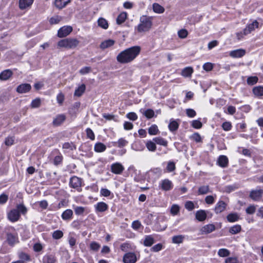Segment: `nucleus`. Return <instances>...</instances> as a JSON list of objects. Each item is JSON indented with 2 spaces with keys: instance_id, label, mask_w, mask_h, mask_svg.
<instances>
[{
  "instance_id": "1",
  "label": "nucleus",
  "mask_w": 263,
  "mask_h": 263,
  "mask_svg": "<svg viewBox=\"0 0 263 263\" xmlns=\"http://www.w3.org/2000/svg\"><path fill=\"white\" fill-rule=\"evenodd\" d=\"M141 48L139 46H135L121 51L117 56V61L121 64H126L134 61L139 54Z\"/></svg>"
},
{
  "instance_id": "2",
  "label": "nucleus",
  "mask_w": 263,
  "mask_h": 263,
  "mask_svg": "<svg viewBox=\"0 0 263 263\" xmlns=\"http://www.w3.org/2000/svg\"><path fill=\"white\" fill-rule=\"evenodd\" d=\"M153 17L142 15L140 18V23L136 27L139 33L148 31L152 26Z\"/></svg>"
},
{
  "instance_id": "3",
  "label": "nucleus",
  "mask_w": 263,
  "mask_h": 263,
  "mask_svg": "<svg viewBox=\"0 0 263 263\" xmlns=\"http://www.w3.org/2000/svg\"><path fill=\"white\" fill-rule=\"evenodd\" d=\"M79 44V41L73 38H67L60 40L58 43L59 47H64L67 49L76 48Z\"/></svg>"
},
{
  "instance_id": "4",
  "label": "nucleus",
  "mask_w": 263,
  "mask_h": 263,
  "mask_svg": "<svg viewBox=\"0 0 263 263\" xmlns=\"http://www.w3.org/2000/svg\"><path fill=\"white\" fill-rule=\"evenodd\" d=\"M69 185L70 187L80 191H81L82 179L77 176H73L70 179Z\"/></svg>"
},
{
  "instance_id": "5",
  "label": "nucleus",
  "mask_w": 263,
  "mask_h": 263,
  "mask_svg": "<svg viewBox=\"0 0 263 263\" xmlns=\"http://www.w3.org/2000/svg\"><path fill=\"white\" fill-rule=\"evenodd\" d=\"M137 261V256L133 252H128L125 254L123 257L124 263H136Z\"/></svg>"
},
{
  "instance_id": "6",
  "label": "nucleus",
  "mask_w": 263,
  "mask_h": 263,
  "mask_svg": "<svg viewBox=\"0 0 263 263\" xmlns=\"http://www.w3.org/2000/svg\"><path fill=\"white\" fill-rule=\"evenodd\" d=\"M21 217V215L17 210L12 209L7 214L8 219L12 222L18 221Z\"/></svg>"
},
{
  "instance_id": "7",
  "label": "nucleus",
  "mask_w": 263,
  "mask_h": 263,
  "mask_svg": "<svg viewBox=\"0 0 263 263\" xmlns=\"http://www.w3.org/2000/svg\"><path fill=\"white\" fill-rule=\"evenodd\" d=\"M72 31V28L70 26H65L61 27L58 31V36L59 37H64L69 35Z\"/></svg>"
},
{
  "instance_id": "8",
  "label": "nucleus",
  "mask_w": 263,
  "mask_h": 263,
  "mask_svg": "<svg viewBox=\"0 0 263 263\" xmlns=\"http://www.w3.org/2000/svg\"><path fill=\"white\" fill-rule=\"evenodd\" d=\"M246 50L243 49H238L231 51L229 55L233 58H240L243 57L246 54Z\"/></svg>"
},
{
  "instance_id": "9",
  "label": "nucleus",
  "mask_w": 263,
  "mask_h": 263,
  "mask_svg": "<svg viewBox=\"0 0 263 263\" xmlns=\"http://www.w3.org/2000/svg\"><path fill=\"white\" fill-rule=\"evenodd\" d=\"M7 240L10 246H13L18 242V239L17 234L7 233Z\"/></svg>"
},
{
  "instance_id": "10",
  "label": "nucleus",
  "mask_w": 263,
  "mask_h": 263,
  "mask_svg": "<svg viewBox=\"0 0 263 263\" xmlns=\"http://www.w3.org/2000/svg\"><path fill=\"white\" fill-rule=\"evenodd\" d=\"M258 27V22L257 21H253L252 23L248 25L243 29V33L247 35L250 33L252 31L254 30L256 28Z\"/></svg>"
},
{
  "instance_id": "11",
  "label": "nucleus",
  "mask_w": 263,
  "mask_h": 263,
  "mask_svg": "<svg viewBox=\"0 0 263 263\" xmlns=\"http://www.w3.org/2000/svg\"><path fill=\"white\" fill-rule=\"evenodd\" d=\"M124 170L123 166L120 163H115L111 165V172L115 174H121Z\"/></svg>"
},
{
  "instance_id": "12",
  "label": "nucleus",
  "mask_w": 263,
  "mask_h": 263,
  "mask_svg": "<svg viewBox=\"0 0 263 263\" xmlns=\"http://www.w3.org/2000/svg\"><path fill=\"white\" fill-rule=\"evenodd\" d=\"M57 258L55 255L52 254H46L42 258V263H55Z\"/></svg>"
},
{
  "instance_id": "13",
  "label": "nucleus",
  "mask_w": 263,
  "mask_h": 263,
  "mask_svg": "<svg viewBox=\"0 0 263 263\" xmlns=\"http://www.w3.org/2000/svg\"><path fill=\"white\" fill-rule=\"evenodd\" d=\"M94 207L96 212H104L108 209V205L103 201L98 202Z\"/></svg>"
},
{
  "instance_id": "14",
  "label": "nucleus",
  "mask_w": 263,
  "mask_h": 263,
  "mask_svg": "<svg viewBox=\"0 0 263 263\" xmlns=\"http://www.w3.org/2000/svg\"><path fill=\"white\" fill-rule=\"evenodd\" d=\"M160 186L161 189L165 191L171 190L173 187L172 181L167 179L162 180L160 183Z\"/></svg>"
},
{
  "instance_id": "15",
  "label": "nucleus",
  "mask_w": 263,
  "mask_h": 263,
  "mask_svg": "<svg viewBox=\"0 0 263 263\" xmlns=\"http://www.w3.org/2000/svg\"><path fill=\"white\" fill-rule=\"evenodd\" d=\"M216 229L213 224H208L202 227L200 230L202 234H208L214 231Z\"/></svg>"
},
{
  "instance_id": "16",
  "label": "nucleus",
  "mask_w": 263,
  "mask_h": 263,
  "mask_svg": "<svg viewBox=\"0 0 263 263\" xmlns=\"http://www.w3.org/2000/svg\"><path fill=\"white\" fill-rule=\"evenodd\" d=\"M227 206V204L223 201H218L215 205L214 211L216 214H219L224 211Z\"/></svg>"
},
{
  "instance_id": "17",
  "label": "nucleus",
  "mask_w": 263,
  "mask_h": 263,
  "mask_svg": "<svg viewBox=\"0 0 263 263\" xmlns=\"http://www.w3.org/2000/svg\"><path fill=\"white\" fill-rule=\"evenodd\" d=\"M31 88L30 84L28 83L22 84L17 86L16 91L21 93H26L29 92Z\"/></svg>"
},
{
  "instance_id": "18",
  "label": "nucleus",
  "mask_w": 263,
  "mask_h": 263,
  "mask_svg": "<svg viewBox=\"0 0 263 263\" xmlns=\"http://www.w3.org/2000/svg\"><path fill=\"white\" fill-rule=\"evenodd\" d=\"M13 75V72L10 69L3 70L0 73V80L7 81Z\"/></svg>"
},
{
  "instance_id": "19",
  "label": "nucleus",
  "mask_w": 263,
  "mask_h": 263,
  "mask_svg": "<svg viewBox=\"0 0 263 263\" xmlns=\"http://www.w3.org/2000/svg\"><path fill=\"white\" fill-rule=\"evenodd\" d=\"M33 2L34 0H19V8L21 10H24L30 7Z\"/></svg>"
},
{
  "instance_id": "20",
  "label": "nucleus",
  "mask_w": 263,
  "mask_h": 263,
  "mask_svg": "<svg viewBox=\"0 0 263 263\" xmlns=\"http://www.w3.org/2000/svg\"><path fill=\"white\" fill-rule=\"evenodd\" d=\"M115 43V41L114 40H106L101 42V44L100 45V48L102 50H104L106 48L112 46Z\"/></svg>"
},
{
  "instance_id": "21",
  "label": "nucleus",
  "mask_w": 263,
  "mask_h": 263,
  "mask_svg": "<svg viewBox=\"0 0 263 263\" xmlns=\"http://www.w3.org/2000/svg\"><path fill=\"white\" fill-rule=\"evenodd\" d=\"M228 158L226 156L221 155L219 157L217 163L218 165L221 167H226L228 164Z\"/></svg>"
},
{
  "instance_id": "22",
  "label": "nucleus",
  "mask_w": 263,
  "mask_h": 263,
  "mask_svg": "<svg viewBox=\"0 0 263 263\" xmlns=\"http://www.w3.org/2000/svg\"><path fill=\"white\" fill-rule=\"evenodd\" d=\"M262 194L261 190H254L251 192L250 197L254 200H258L261 198Z\"/></svg>"
},
{
  "instance_id": "23",
  "label": "nucleus",
  "mask_w": 263,
  "mask_h": 263,
  "mask_svg": "<svg viewBox=\"0 0 263 263\" xmlns=\"http://www.w3.org/2000/svg\"><path fill=\"white\" fill-rule=\"evenodd\" d=\"M207 214L204 210H200L196 212V218L199 221H203L206 219Z\"/></svg>"
},
{
  "instance_id": "24",
  "label": "nucleus",
  "mask_w": 263,
  "mask_h": 263,
  "mask_svg": "<svg viewBox=\"0 0 263 263\" xmlns=\"http://www.w3.org/2000/svg\"><path fill=\"white\" fill-rule=\"evenodd\" d=\"M179 123L177 120H175L173 119L170 120V122L168 124V128L172 132H176L179 127Z\"/></svg>"
},
{
  "instance_id": "25",
  "label": "nucleus",
  "mask_w": 263,
  "mask_h": 263,
  "mask_svg": "<svg viewBox=\"0 0 263 263\" xmlns=\"http://www.w3.org/2000/svg\"><path fill=\"white\" fill-rule=\"evenodd\" d=\"M73 215V212L71 209H67L63 212L61 217L64 220H70Z\"/></svg>"
},
{
  "instance_id": "26",
  "label": "nucleus",
  "mask_w": 263,
  "mask_h": 263,
  "mask_svg": "<svg viewBox=\"0 0 263 263\" xmlns=\"http://www.w3.org/2000/svg\"><path fill=\"white\" fill-rule=\"evenodd\" d=\"M155 242L154 238L152 235H146L144 237L143 245L146 247H151Z\"/></svg>"
},
{
  "instance_id": "27",
  "label": "nucleus",
  "mask_w": 263,
  "mask_h": 263,
  "mask_svg": "<svg viewBox=\"0 0 263 263\" xmlns=\"http://www.w3.org/2000/svg\"><path fill=\"white\" fill-rule=\"evenodd\" d=\"M69 2H70V0H55L54 5L58 9H61L65 7Z\"/></svg>"
},
{
  "instance_id": "28",
  "label": "nucleus",
  "mask_w": 263,
  "mask_h": 263,
  "mask_svg": "<svg viewBox=\"0 0 263 263\" xmlns=\"http://www.w3.org/2000/svg\"><path fill=\"white\" fill-rule=\"evenodd\" d=\"M66 119V117L64 115H59L53 121V124L55 126L61 125Z\"/></svg>"
},
{
  "instance_id": "29",
  "label": "nucleus",
  "mask_w": 263,
  "mask_h": 263,
  "mask_svg": "<svg viewBox=\"0 0 263 263\" xmlns=\"http://www.w3.org/2000/svg\"><path fill=\"white\" fill-rule=\"evenodd\" d=\"M239 218V215L236 213H230L227 216V219L230 222L237 221Z\"/></svg>"
},
{
  "instance_id": "30",
  "label": "nucleus",
  "mask_w": 263,
  "mask_h": 263,
  "mask_svg": "<svg viewBox=\"0 0 263 263\" xmlns=\"http://www.w3.org/2000/svg\"><path fill=\"white\" fill-rule=\"evenodd\" d=\"M127 13L125 12H122L118 16L116 19L117 24L121 25L123 23L127 18Z\"/></svg>"
},
{
  "instance_id": "31",
  "label": "nucleus",
  "mask_w": 263,
  "mask_h": 263,
  "mask_svg": "<svg viewBox=\"0 0 263 263\" xmlns=\"http://www.w3.org/2000/svg\"><path fill=\"white\" fill-rule=\"evenodd\" d=\"M252 91L253 94L256 97L263 96V86H256L253 88Z\"/></svg>"
},
{
  "instance_id": "32",
  "label": "nucleus",
  "mask_w": 263,
  "mask_h": 263,
  "mask_svg": "<svg viewBox=\"0 0 263 263\" xmlns=\"http://www.w3.org/2000/svg\"><path fill=\"white\" fill-rule=\"evenodd\" d=\"M106 145L101 142L97 143L94 146V150L97 153L103 152L106 150Z\"/></svg>"
},
{
  "instance_id": "33",
  "label": "nucleus",
  "mask_w": 263,
  "mask_h": 263,
  "mask_svg": "<svg viewBox=\"0 0 263 263\" xmlns=\"http://www.w3.org/2000/svg\"><path fill=\"white\" fill-rule=\"evenodd\" d=\"M153 140L157 144L163 146H167V141L161 137H155L153 139Z\"/></svg>"
},
{
  "instance_id": "34",
  "label": "nucleus",
  "mask_w": 263,
  "mask_h": 263,
  "mask_svg": "<svg viewBox=\"0 0 263 263\" xmlns=\"http://www.w3.org/2000/svg\"><path fill=\"white\" fill-rule=\"evenodd\" d=\"M86 89V86L85 84H82L81 85L79 86L74 91V96L77 97H81L84 92Z\"/></svg>"
},
{
  "instance_id": "35",
  "label": "nucleus",
  "mask_w": 263,
  "mask_h": 263,
  "mask_svg": "<svg viewBox=\"0 0 263 263\" xmlns=\"http://www.w3.org/2000/svg\"><path fill=\"white\" fill-rule=\"evenodd\" d=\"M193 72V69L191 67H187L181 71V75L184 77H190Z\"/></svg>"
},
{
  "instance_id": "36",
  "label": "nucleus",
  "mask_w": 263,
  "mask_h": 263,
  "mask_svg": "<svg viewBox=\"0 0 263 263\" xmlns=\"http://www.w3.org/2000/svg\"><path fill=\"white\" fill-rule=\"evenodd\" d=\"M210 192V187L209 185H202L198 188V195H204Z\"/></svg>"
},
{
  "instance_id": "37",
  "label": "nucleus",
  "mask_w": 263,
  "mask_h": 263,
  "mask_svg": "<svg viewBox=\"0 0 263 263\" xmlns=\"http://www.w3.org/2000/svg\"><path fill=\"white\" fill-rule=\"evenodd\" d=\"M128 144V141L124 138H120L117 142H114L113 145L117 146L119 147H122L126 146Z\"/></svg>"
},
{
  "instance_id": "38",
  "label": "nucleus",
  "mask_w": 263,
  "mask_h": 263,
  "mask_svg": "<svg viewBox=\"0 0 263 263\" xmlns=\"http://www.w3.org/2000/svg\"><path fill=\"white\" fill-rule=\"evenodd\" d=\"M154 11L157 13H162L164 11V8L158 3H154L153 5Z\"/></svg>"
},
{
  "instance_id": "39",
  "label": "nucleus",
  "mask_w": 263,
  "mask_h": 263,
  "mask_svg": "<svg viewBox=\"0 0 263 263\" xmlns=\"http://www.w3.org/2000/svg\"><path fill=\"white\" fill-rule=\"evenodd\" d=\"M145 145L149 151L154 152L156 149V143L153 140L147 141Z\"/></svg>"
},
{
  "instance_id": "40",
  "label": "nucleus",
  "mask_w": 263,
  "mask_h": 263,
  "mask_svg": "<svg viewBox=\"0 0 263 263\" xmlns=\"http://www.w3.org/2000/svg\"><path fill=\"white\" fill-rule=\"evenodd\" d=\"M184 238V236L182 235L174 236L172 237V242L180 244L183 242Z\"/></svg>"
},
{
  "instance_id": "41",
  "label": "nucleus",
  "mask_w": 263,
  "mask_h": 263,
  "mask_svg": "<svg viewBox=\"0 0 263 263\" xmlns=\"http://www.w3.org/2000/svg\"><path fill=\"white\" fill-rule=\"evenodd\" d=\"M98 23L99 26L104 29H106L108 27L107 21L103 18H100L98 21Z\"/></svg>"
},
{
  "instance_id": "42",
  "label": "nucleus",
  "mask_w": 263,
  "mask_h": 263,
  "mask_svg": "<svg viewBox=\"0 0 263 263\" xmlns=\"http://www.w3.org/2000/svg\"><path fill=\"white\" fill-rule=\"evenodd\" d=\"M241 229L240 225L237 224L231 227L229 229V232L232 234H236L240 232Z\"/></svg>"
},
{
  "instance_id": "43",
  "label": "nucleus",
  "mask_w": 263,
  "mask_h": 263,
  "mask_svg": "<svg viewBox=\"0 0 263 263\" xmlns=\"http://www.w3.org/2000/svg\"><path fill=\"white\" fill-rule=\"evenodd\" d=\"M230 254V251L227 249H220L218 251V255L220 257H227Z\"/></svg>"
},
{
  "instance_id": "44",
  "label": "nucleus",
  "mask_w": 263,
  "mask_h": 263,
  "mask_svg": "<svg viewBox=\"0 0 263 263\" xmlns=\"http://www.w3.org/2000/svg\"><path fill=\"white\" fill-rule=\"evenodd\" d=\"M62 20V17L60 16L55 15L51 17L49 20V22L51 24H57L60 22Z\"/></svg>"
},
{
  "instance_id": "45",
  "label": "nucleus",
  "mask_w": 263,
  "mask_h": 263,
  "mask_svg": "<svg viewBox=\"0 0 263 263\" xmlns=\"http://www.w3.org/2000/svg\"><path fill=\"white\" fill-rule=\"evenodd\" d=\"M180 211V207L177 204H173L171 208L170 212L173 216L177 215Z\"/></svg>"
},
{
  "instance_id": "46",
  "label": "nucleus",
  "mask_w": 263,
  "mask_h": 263,
  "mask_svg": "<svg viewBox=\"0 0 263 263\" xmlns=\"http://www.w3.org/2000/svg\"><path fill=\"white\" fill-rule=\"evenodd\" d=\"M52 236L54 239H59L63 236V233L61 230H56L52 233Z\"/></svg>"
},
{
  "instance_id": "47",
  "label": "nucleus",
  "mask_w": 263,
  "mask_h": 263,
  "mask_svg": "<svg viewBox=\"0 0 263 263\" xmlns=\"http://www.w3.org/2000/svg\"><path fill=\"white\" fill-rule=\"evenodd\" d=\"M17 209L20 214L22 213L23 215H25L27 212V209L23 204H19L16 206Z\"/></svg>"
},
{
  "instance_id": "48",
  "label": "nucleus",
  "mask_w": 263,
  "mask_h": 263,
  "mask_svg": "<svg viewBox=\"0 0 263 263\" xmlns=\"http://www.w3.org/2000/svg\"><path fill=\"white\" fill-rule=\"evenodd\" d=\"M148 134L151 135H156L157 134L159 130L156 125H153L148 128Z\"/></svg>"
},
{
  "instance_id": "49",
  "label": "nucleus",
  "mask_w": 263,
  "mask_h": 263,
  "mask_svg": "<svg viewBox=\"0 0 263 263\" xmlns=\"http://www.w3.org/2000/svg\"><path fill=\"white\" fill-rule=\"evenodd\" d=\"M73 208L75 214L77 215H82L84 213L86 209V208L84 207L78 206H74Z\"/></svg>"
},
{
  "instance_id": "50",
  "label": "nucleus",
  "mask_w": 263,
  "mask_h": 263,
  "mask_svg": "<svg viewBox=\"0 0 263 263\" xmlns=\"http://www.w3.org/2000/svg\"><path fill=\"white\" fill-rule=\"evenodd\" d=\"M100 195L102 196L107 197L110 196L111 195L113 196V194L111 193V192L107 189L104 188H102L100 190Z\"/></svg>"
},
{
  "instance_id": "51",
  "label": "nucleus",
  "mask_w": 263,
  "mask_h": 263,
  "mask_svg": "<svg viewBox=\"0 0 263 263\" xmlns=\"http://www.w3.org/2000/svg\"><path fill=\"white\" fill-rule=\"evenodd\" d=\"M258 80L257 77H250L247 79V83L250 85H253L257 82Z\"/></svg>"
},
{
  "instance_id": "52",
  "label": "nucleus",
  "mask_w": 263,
  "mask_h": 263,
  "mask_svg": "<svg viewBox=\"0 0 263 263\" xmlns=\"http://www.w3.org/2000/svg\"><path fill=\"white\" fill-rule=\"evenodd\" d=\"M14 137L13 136L7 137L5 139V144L8 146H11L14 144Z\"/></svg>"
},
{
  "instance_id": "53",
  "label": "nucleus",
  "mask_w": 263,
  "mask_h": 263,
  "mask_svg": "<svg viewBox=\"0 0 263 263\" xmlns=\"http://www.w3.org/2000/svg\"><path fill=\"white\" fill-rule=\"evenodd\" d=\"M176 169L175 164L174 162L169 161L166 166V170L168 172H172Z\"/></svg>"
},
{
  "instance_id": "54",
  "label": "nucleus",
  "mask_w": 263,
  "mask_h": 263,
  "mask_svg": "<svg viewBox=\"0 0 263 263\" xmlns=\"http://www.w3.org/2000/svg\"><path fill=\"white\" fill-rule=\"evenodd\" d=\"M192 126L195 128L199 129L201 128L202 124L199 120H195L192 121Z\"/></svg>"
},
{
  "instance_id": "55",
  "label": "nucleus",
  "mask_w": 263,
  "mask_h": 263,
  "mask_svg": "<svg viewBox=\"0 0 263 263\" xmlns=\"http://www.w3.org/2000/svg\"><path fill=\"white\" fill-rule=\"evenodd\" d=\"M86 133L87 138H89L90 139H91L92 140L95 139V134H94L93 131L90 128H87L86 129Z\"/></svg>"
},
{
  "instance_id": "56",
  "label": "nucleus",
  "mask_w": 263,
  "mask_h": 263,
  "mask_svg": "<svg viewBox=\"0 0 263 263\" xmlns=\"http://www.w3.org/2000/svg\"><path fill=\"white\" fill-rule=\"evenodd\" d=\"M100 248V245L96 241H92L90 244V248L91 250L97 251Z\"/></svg>"
},
{
  "instance_id": "57",
  "label": "nucleus",
  "mask_w": 263,
  "mask_h": 263,
  "mask_svg": "<svg viewBox=\"0 0 263 263\" xmlns=\"http://www.w3.org/2000/svg\"><path fill=\"white\" fill-rule=\"evenodd\" d=\"M143 114L146 118L151 119L154 117V111L152 109H148L144 112Z\"/></svg>"
},
{
  "instance_id": "58",
  "label": "nucleus",
  "mask_w": 263,
  "mask_h": 263,
  "mask_svg": "<svg viewBox=\"0 0 263 263\" xmlns=\"http://www.w3.org/2000/svg\"><path fill=\"white\" fill-rule=\"evenodd\" d=\"M178 34L180 38L184 39L187 36L188 32L185 29H181L178 32Z\"/></svg>"
},
{
  "instance_id": "59",
  "label": "nucleus",
  "mask_w": 263,
  "mask_h": 263,
  "mask_svg": "<svg viewBox=\"0 0 263 263\" xmlns=\"http://www.w3.org/2000/svg\"><path fill=\"white\" fill-rule=\"evenodd\" d=\"M191 138L196 142H200L201 141V138L200 135L198 133H194L193 134Z\"/></svg>"
},
{
  "instance_id": "60",
  "label": "nucleus",
  "mask_w": 263,
  "mask_h": 263,
  "mask_svg": "<svg viewBox=\"0 0 263 263\" xmlns=\"http://www.w3.org/2000/svg\"><path fill=\"white\" fill-rule=\"evenodd\" d=\"M141 226V223L139 220H135L132 224V227L135 230H138Z\"/></svg>"
},
{
  "instance_id": "61",
  "label": "nucleus",
  "mask_w": 263,
  "mask_h": 263,
  "mask_svg": "<svg viewBox=\"0 0 263 263\" xmlns=\"http://www.w3.org/2000/svg\"><path fill=\"white\" fill-rule=\"evenodd\" d=\"M41 105V100L40 99H35L32 100L31 106L32 108L39 107Z\"/></svg>"
},
{
  "instance_id": "62",
  "label": "nucleus",
  "mask_w": 263,
  "mask_h": 263,
  "mask_svg": "<svg viewBox=\"0 0 263 263\" xmlns=\"http://www.w3.org/2000/svg\"><path fill=\"white\" fill-rule=\"evenodd\" d=\"M205 201L208 204H212L215 202V198L212 195L207 196L205 198Z\"/></svg>"
},
{
  "instance_id": "63",
  "label": "nucleus",
  "mask_w": 263,
  "mask_h": 263,
  "mask_svg": "<svg viewBox=\"0 0 263 263\" xmlns=\"http://www.w3.org/2000/svg\"><path fill=\"white\" fill-rule=\"evenodd\" d=\"M222 127L224 130L229 131L231 130L232 128V125L229 122H225L222 123Z\"/></svg>"
},
{
  "instance_id": "64",
  "label": "nucleus",
  "mask_w": 263,
  "mask_h": 263,
  "mask_svg": "<svg viewBox=\"0 0 263 263\" xmlns=\"http://www.w3.org/2000/svg\"><path fill=\"white\" fill-rule=\"evenodd\" d=\"M90 71H91L90 67L86 66V67L82 68L80 70L79 72L81 74L84 75V74L88 73L89 72H90Z\"/></svg>"
}]
</instances>
